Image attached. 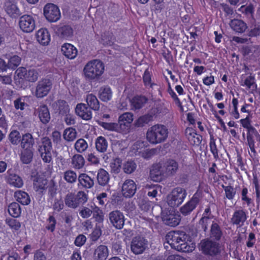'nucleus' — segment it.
<instances>
[{
    "mask_svg": "<svg viewBox=\"0 0 260 260\" xmlns=\"http://www.w3.org/2000/svg\"><path fill=\"white\" fill-rule=\"evenodd\" d=\"M167 242L171 248L183 252H192L195 248V244L188 242V235L183 231H171L166 235Z\"/></svg>",
    "mask_w": 260,
    "mask_h": 260,
    "instance_id": "nucleus-1",
    "label": "nucleus"
},
{
    "mask_svg": "<svg viewBox=\"0 0 260 260\" xmlns=\"http://www.w3.org/2000/svg\"><path fill=\"white\" fill-rule=\"evenodd\" d=\"M133 120L134 114L131 112H125L119 116L118 123L103 122L101 125L105 129L127 134L131 131Z\"/></svg>",
    "mask_w": 260,
    "mask_h": 260,
    "instance_id": "nucleus-2",
    "label": "nucleus"
},
{
    "mask_svg": "<svg viewBox=\"0 0 260 260\" xmlns=\"http://www.w3.org/2000/svg\"><path fill=\"white\" fill-rule=\"evenodd\" d=\"M83 71L86 80L96 81L101 78L105 72V64L100 59H92L85 65Z\"/></svg>",
    "mask_w": 260,
    "mask_h": 260,
    "instance_id": "nucleus-3",
    "label": "nucleus"
},
{
    "mask_svg": "<svg viewBox=\"0 0 260 260\" xmlns=\"http://www.w3.org/2000/svg\"><path fill=\"white\" fill-rule=\"evenodd\" d=\"M168 134L169 131L166 126L156 124L148 128L146 133V138L150 143L157 144L165 141Z\"/></svg>",
    "mask_w": 260,
    "mask_h": 260,
    "instance_id": "nucleus-4",
    "label": "nucleus"
},
{
    "mask_svg": "<svg viewBox=\"0 0 260 260\" xmlns=\"http://www.w3.org/2000/svg\"><path fill=\"white\" fill-rule=\"evenodd\" d=\"M88 200V194L84 191H79L77 194L68 193L65 197L64 203L69 208L76 209L84 204Z\"/></svg>",
    "mask_w": 260,
    "mask_h": 260,
    "instance_id": "nucleus-5",
    "label": "nucleus"
},
{
    "mask_svg": "<svg viewBox=\"0 0 260 260\" xmlns=\"http://www.w3.org/2000/svg\"><path fill=\"white\" fill-rule=\"evenodd\" d=\"M38 150L45 163H50L52 161V144L49 137H44L41 138V141L38 143Z\"/></svg>",
    "mask_w": 260,
    "mask_h": 260,
    "instance_id": "nucleus-6",
    "label": "nucleus"
},
{
    "mask_svg": "<svg viewBox=\"0 0 260 260\" xmlns=\"http://www.w3.org/2000/svg\"><path fill=\"white\" fill-rule=\"evenodd\" d=\"M210 239H205L201 241L200 243L201 250L202 253L206 255L216 256L221 253L220 244Z\"/></svg>",
    "mask_w": 260,
    "mask_h": 260,
    "instance_id": "nucleus-7",
    "label": "nucleus"
},
{
    "mask_svg": "<svg viewBox=\"0 0 260 260\" xmlns=\"http://www.w3.org/2000/svg\"><path fill=\"white\" fill-rule=\"evenodd\" d=\"M186 196V191L185 189L179 187H176L168 196L167 203L170 207H178L183 203Z\"/></svg>",
    "mask_w": 260,
    "mask_h": 260,
    "instance_id": "nucleus-8",
    "label": "nucleus"
},
{
    "mask_svg": "<svg viewBox=\"0 0 260 260\" xmlns=\"http://www.w3.org/2000/svg\"><path fill=\"white\" fill-rule=\"evenodd\" d=\"M19 26L24 32L29 33L33 31L36 27V21L34 18L30 15L25 14L19 19Z\"/></svg>",
    "mask_w": 260,
    "mask_h": 260,
    "instance_id": "nucleus-9",
    "label": "nucleus"
},
{
    "mask_svg": "<svg viewBox=\"0 0 260 260\" xmlns=\"http://www.w3.org/2000/svg\"><path fill=\"white\" fill-rule=\"evenodd\" d=\"M248 211L244 209L235 210L231 218V223L233 225L241 228L243 226L248 218Z\"/></svg>",
    "mask_w": 260,
    "mask_h": 260,
    "instance_id": "nucleus-10",
    "label": "nucleus"
},
{
    "mask_svg": "<svg viewBox=\"0 0 260 260\" xmlns=\"http://www.w3.org/2000/svg\"><path fill=\"white\" fill-rule=\"evenodd\" d=\"M161 218L165 224L173 227L178 225L181 220L180 216L173 210H166L162 212Z\"/></svg>",
    "mask_w": 260,
    "mask_h": 260,
    "instance_id": "nucleus-11",
    "label": "nucleus"
},
{
    "mask_svg": "<svg viewBox=\"0 0 260 260\" xmlns=\"http://www.w3.org/2000/svg\"><path fill=\"white\" fill-rule=\"evenodd\" d=\"M44 15L50 22H56L60 18L58 7L53 4H47L44 8Z\"/></svg>",
    "mask_w": 260,
    "mask_h": 260,
    "instance_id": "nucleus-12",
    "label": "nucleus"
},
{
    "mask_svg": "<svg viewBox=\"0 0 260 260\" xmlns=\"http://www.w3.org/2000/svg\"><path fill=\"white\" fill-rule=\"evenodd\" d=\"M201 198V192L197 190L191 199L181 208L180 212L183 215L189 214L198 205Z\"/></svg>",
    "mask_w": 260,
    "mask_h": 260,
    "instance_id": "nucleus-13",
    "label": "nucleus"
},
{
    "mask_svg": "<svg viewBox=\"0 0 260 260\" xmlns=\"http://www.w3.org/2000/svg\"><path fill=\"white\" fill-rule=\"evenodd\" d=\"M147 245V240L143 237L136 236L131 242V250L135 254H141L145 250Z\"/></svg>",
    "mask_w": 260,
    "mask_h": 260,
    "instance_id": "nucleus-14",
    "label": "nucleus"
},
{
    "mask_svg": "<svg viewBox=\"0 0 260 260\" xmlns=\"http://www.w3.org/2000/svg\"><path fill=\"white\" fill-rule=\"evenodd\" d=\"M52 87V83L50 80L43 79L38 83L36 90L37 98H42L46 96Z\"/></svg>",
    "mask_w": 260,
    "mask_h": 260,
    "instance_id": "nucleus-15",
    "label": "nucleus"
},
{
    "mask_svg": "<svg viewBox=\"0 0 260 260\" xmlns=\"http://www.w3.org/2000/svg\"><path fill=\"white\" fill-rule=\"evenodd\" d=\"M109 219L112 225L117 229L123 228L124 224L123 214L119 210H114L109 214Z\"/></svg>",
    "mask_w": 260,
    "mask_h": 260,
    "instance_id": "nucleus-16",
    "label": "nucleus"
},
{
    "mask_svg": "<svg viewBox=\"0 0 260 260\" xmlns=\"http://www.w3.org/2000/svg\"><path fill=\"white\" fill-rule=\"evenodd\" d=\"M78 181V186L82 189H90L94 184V177H91L85 173L79 174Z\"/></svg>",
    "mask_w": 260,
    "mask_h": 260,
    "instance_id": "nucleus-17",
    "label": "nucleus"
},
{
    "mask_svg": "<svg viewBox=\"0 0 260 260\" xmlns=\"http://www.w3.org/2000/svg\"><path fill=\"white\" fill-rule=\"evenodd\" d=\"M137 186L136 183L132 179H126L122 186V193L125 198H131L136 193Z\"/></svg>",
    "mask_w": 260,
    "mask_h": 260,
    "instance_id": "nucleus-18",
    "label": "nucleus"
},
{
    "mask_svg": "<svg viewBox=\"0 0 260 260\" xmlns=\"http://www.w3.org/2000/svg\"><path fill=\"white\" fill-rule=\"evenodd\" d=\"M75 112L83 120H88L92 118L91 110L85 104H78L75 108Z\"/></svg>",
    "mask_w": 260,
    "mask_h": 260,
    "instance_id": "nucleus-19",
    "label": "nucleus"
},
{
    "mask_svg": "<svg viewBox=\"0 0 260 260\" xmlns=\"http://www.w3.org/2000/svg\"><path fill=\"white\" fill-rule=\"evenodd\" d=\"M185 134L190 144L193 146H199L202 141V137L197 133L196 130L192 127H187Z\"/></svg>",
    "mask_w": 260,
    "mask_h": 260,
    "instance_id": "nucleus-20",
    "label": "nucleus"
},
{
    "mask_svg": "<svg viewBox=\"0 0 260 260\" xmlns=\"http://www.w3.org/2000/svg\"><path fill=\"white\" fill-rule=\"evenodd\" d=\"M148 98L143 95H136L130 100L131 109L136 111L142 109L148 102Z\"/></svg>",
    "mask_w": 260,
    "mask_h": 260,
    "instance_id": "nucleus-21",
    "label": "nucleus"
},
{
    "mask_svg": "<svg viewBox=\"0 0 260 260\" xmlns=\"http://www.w3.org/2000/svg\"><path fill=\"white\" fill-rule=\"evenodd\" d=\"M210 238L211 239L219 241L223 236V232L220 223L217 221H213L210 226Z\"/></svg>",
    "mask_w": 260,
    "mask_h": 260,
    "instance_id": "nucleus-22",
    "label": "nucleus"
},
{
    "mask_svg": "<svg viewBox=\"0 0 260 260\" xmlns=\"http://www.w3.org/2000/svg\"><path fill=\"white\" fill-rule=\"evenodd\" d=\"M61 51L62 54L68 59H73L77 55V48L70 43H64L61 46Z\"/></svg>",
    "mask_w": 260,
    "mask_h": 260,
    "instance_id": "nucleus-23",
    "label": "nucleus"
},
{
    "mask_svg": "<svg viewBox=\"0 0 260 260\" xmlns=\"http://www.w3.org/2000/svg\"><path fill=\"white\" fill-rule=\"evenodd\" d=\"M36 37L38 42L43 46L48 45L51 40L50 34L45 28H42L38 30Z\"/></svg>",
    "mask_w": 260,
    "mask_h": 260,
    "instance_id": "nucleus-24",
    "label": "nucleus"
},
{
    "mask_svg": "<svg viewBox=\"0 0 260 260\" xmlns=\"http://www.w3.org/2000/svg\"><path fill=\"white\" fill-rule=\"evenodd\" d=\"M165 172L168 175H174L178 170V162L173 159H167L164 165Z\"/></svg>",
    "mask_w": 260,
    "mask_h": 260,
    "instance_id": "nucleus-25",
    "label": "nucleus"
},
{
    "mask_svg": "<svg viewBox=\"0 0 260 260\" xmlns=\"http://www.w3.org/2000/svg\"><path fill=\"white\" fill-rule=\"evenodd\" d=\"M85 165V160L81 154H75L72 157L71 166L75 170H82Z\"/></svg>",
    "mask_w": 260,
    "mask_h": 260,
    "instance_id": "nucleus-26",
    "label": "nucleus"
},
{
    "mask_svg": "<svg viewBox=\"0 0 260 260\" xmlns=\"http://www.w3.org/2000/svg\"><path fill=\"white\" fill-rule=\"evenodd\" d=\"M229 25L234 31L238 33H243L247 28L246 23L243 20L238 19L232 20Z\"/></svg>",
    "mask_w": 260,
    "mask_h": 260,
    "instance_id": "nucleus-27",
    "label": "nucleus"
},
{
    "mask_svg": "<svg viewBox=\"0 0 260 260\" xmlns=\"http://www.w3.org/2000/svg\"><path fill=\"white\" fill-rule=\"evenodd\" d=\"M242 127L246 129L247 142H254L255 139L258 140L260 139V135L252 125H249L247 123H245L244 126Z\"/></svg>",
    "mask_w": 260,
    "mask_h": 260,
    "instance_id": "nucleus-28",
    "label": "nucleus"
},
{
    "mask_svg": "<svg viewBox=\"0 0 260 260\" xmlns=\"http://www.w3.org/2000/svg\"><path fill=\"white\" fill-rule=\"evenodd\" d=\"M6 181L10 186L21 188L23 185L22 178L16 174H9L6 178Z\"/></svg>",
    "mask_w": 260,
    "mask_h": 260,
    "instance_id": "nucleus-29",
    "label": "nucleus"
},
{
    "mask_svg": "<svg viewBox=\"0 0 260 260\" xmlns=\"http://www.w3.org/2000/svg\"><path fill=\"white\" fill-rule=\"evenodd\" d=\"M38 116L40 121L43 124L48 123L50 120V114L48 107L45 105H41L38 109Z\"/></svg>",
    "mask_w": 260,
    "mask_h": 260,
    "instance_id": "nucleus-30",
    "label": "nucleus"
},
{
    "mask_svg": "<svg viewBox=\"0 0 260 260\" xmlns=\"http://www.w3.org/2000/svg\"><path fill=\"white\" fill-rule=\"evenodd\" d=\"M109 254L107 247L100 245L95 249L93 256L95 260H106Z\"/></svg>",
    "mask_w": 260,
    "mask_h": 260,
    "instance_id": "nucleus-31",
    "label": "nucleus"
},
{
    "mask_svg": "<svg viewBox=\"0 0 260 260\" xmlns=\"http://www.w3.org/2000/svg\"><path fill=\"white\" fill-rule=\"evenodd\" d=\"M20 142L22 149H33L35 140L31 134L26 133L22 135Z\"/></svg>",
    "mask_w": 260,
    "mask_h": 260,
    "instance_id": "nucleus-32",
    "label": "nucleus"
},
{
    "mask_svg": "<svg viewBox=\"0 0 260 260\" xmlns=\"http://www.w3.org/2000/svg\"><path fill=\"white\" fill-rule=\"evenodd\" d=\"M153 119V115L150 113H147L138 117L135 120L134 125L137 127H142L152 121Z\"/></svg>",
    "mask_w": 260,
    "mask_h": 260,
    "instance_id": "nucleus-33",
    "label": "nucleus"
},
{
    "mask_svg": "<svg viewBox=\"0 0 260 260\" xmlns=\"http://www.w3.org/2000/svg\"><path fill=\"white\" fill-rule=\"evenodd\" d=\"M14 197L16 201L22 205H27L30 202L29 196L25 191L17 190L14 193Z\"/></svg>",
    "mask_w": 260,
    "mask_h": 260,
    "instance_id": "nucleus-34",
    "label": "nucleus"
},
{
    "mask_svg": "<svg viewBox=\"0 0 260 260\" xmlns=\"http://www.w3.org/2000/svg\"><path fill=\"white\" fill-rule=\"evenodd\" d=\"M95 149L98 152L104 153L107 150L108 142L104 137L99 136L95 139Z\"/></svg>",
    "mask_w": 260,
    "mask_h": 260,
    "instance_id": "nucleus-35",
    "label": "nucleus"
},
{
    "mask_svg": "<svg viewBox=\"0 0 260 260\" xmlns=\"http://www.w3.org/2000/svg\"><path fill=\"white\" fill-rule=\"evenodd\" d=\"M96 178L99 184L102 186L107 184L110 179L108 172L102 168L99 170Z\"/></svg>",
    "mask_w": 260,
    "mask_h": 260,
    "instance_id": "nucleus-36",
    "label": "nucleus"
},
{
    "mask_svg": "<svg viewBox=\"0 0 260 260\" xmlns=\"http://www.w3.org/2000/svg\"><path fill=\"white\" fill-rule=\"evenodd\" d=\"M161 166L159 164H153L150 171V176L154 181H159L161 178Z\"/></svg>",
    "mask_w": 260,
    "mask_h": 260,
    "instance_id": "nucleus-37",
    "label": "nucleus"
},
{
    "mask_svg": "<svg viewBox=\"0 0 260 260\" xmlns=\"http://www.w3.org/2000/svg\"><path fill=\"white\" fill-rule=\"evenodd\" d=\"M86 102L88 107L94 111H98L100 108V102L96 96L92 94H88L86 95Z\"/></svg>",
    "mask_w": 260,
    "mask_h": 260,
    "instance_id": "nucleus-38",
    "label": "nucleus"
},
{
    "mask_svg": "<svg viewBox=\"0 0 260 260\" xmlns=\"http://www.w3.org/2000/svg\"><path fill=\"white\" fill-rule=\"evenodd\" d=\"M100 99L103 102H108L112 98V92L110 87L104 86L100 88L99 92Z\"/></svg>",
    "mask_w": 260,
    "mask_h": 260,
    "instance_id": "nucleus-39",
    "label": "nucleus"
},
{
    "mask_svg": "<svg viewBox=\"0 0 260 260\" xmlns=\"http://www.w3.org/2000/svg\"><path fill=\"white\" fill-rule=\"evenodd\" d=\"M33 149H23L20 154V160L24 164H30L33 158Z\"/></svg>",
    "mask_w": 260,
    "mask_h": 260,
    "instance_id": "nucleus-40",
    "label": "nucleus"
},
{
    "mask_svg": "<svg viewBox=\"0 0 260 260\" xmlns=\"http://www.w3.org/2000/svg\"><path fill=\"white\" fill-rule=\"evenodd\" d=\"M57 32L61 38L67 39L73 36V30L70 26L63 25L57 28Z\"/></svg>",
    "mask_w": 260,
    "mask_h": 260,
    "instance_id": "nucleus-41",
    "label": "nucleus"
},
{
    "mask_svg": "<svg viewBox=\"0 0 260 260\" xmlns=\"http://www.w3.org/2000/svg\"><path fill=\"white\" fill-rule=\"evenodd\" d=\"M9 214L14 218L19 217L21 213V209L18 203L13 202L11 203L8 208Z\"/></svg>",
    "mask_w": 260,
    "mask_h": 260,
    "instance_id": "nucleus-42",
    "label": "nucleus"
},
{
    "mask_svg": "<svg viewBox=\"0 0 260 260\" xmlns=\"http://www.w3.org/2000/svg\"><path fill=\"white\" fill-rule=\"evenodd\" d=\"M217 139L215 138L213 134L210 133L209 147L210 150L214 158L217 159L218 158V150L216 143Z\"/></svg>",
    "mask_w": 260,
    "mask_h": 260,
    "instance_id": "nucleus-43",
    "label": "nucleus"
},
{
    "mask_svg": "<svg viewBox=\"0 0 260 260\" xmlns=\"http://www.w3.org/2000/svg\"><path fill=\"white\" fill-rule=\"evenodd\" d=\"M57 110L59 114L64 115L68 114L70 111L69 106L67 102L64 100H59L56 103Z\"/></svg>",
    "mask_w": 260,
    "mask_h": 260,
    "instance_id": "nucleus-44",
    "label": "nucleus"
},
{
    "mask_svg": "<svg viewBox=\"0 0 260 260\" xmlns=\"http://www.w3.org/2000/svg\"><path fill=\"white\" fill-rule=\"evenodd\" d=\"M92 207H93V208H92L93 210V217L98 224H102L104 219V214L103 211L95 204H93Z\"/></svg>",
    "mask_w": 260,
    "mask_h": 260,
    "instance_id": "nucleus-45",
    "label": "nucleus"
},
{
    "mask_svg": "<svg viewBox=\"0 0 260 260\" xmlns=\"http://www.w3.org/2000/svg\"><path fill=\"white\" fill-rule=\"evenodd\" d=\"M5 223L13 232L19 231L21 225L19 221L11 217L7 218L5 220Z\"/></svg>",
    "mask_w": 260,
    "mask_h": 260,
    "instance_id": "nucleus-46",
    "label": "nucleus"
},
{
    "mask_svg": "<svg viewBox=\"0 0 260 260\" xmlns=\"http://www.w3.org/2000/svg\"><path fill=\"white\" fill-rule=\"evenodd\" d=\"M248 188L243 186L241 192V198L243 204H246L247 206H250L253 203V200L248 196Z\"/></svg>",
    "mask_w": 260,
    "mask_h": 260,
    "instance_id": "nucleus-47",
    "label": "nucleus"
},
{
    "mask_svg": "<svg viewBox=\"0 0 260 260\" xmlns=\"http://www.w3.org/2000/svg\"><path fill=\"white\" fill-rule=\"evenodd\" d=\"M76 136L77 132L74 128L69 127L66 128L63 132V138L68 142L73 141L76 139Z\"/></svg>",
    "mask_w": 260,
    "mask_h": 260,
    "instance_id": "nucleus-48",
    "label": "nucleus"
},
{
    "mask_svg": "<svg viewBox=\"0 0 260 260\" xmlns=\"http://www.w3.org/2000/svg\"><path fill=\"white\" fill-rule=\"evenodd\" d=\"M47 181L41 177H37L34 181V187L37 191H43L46 188Z\"/></svg>",
    "mask_w": 260,
    "mask_h": 260,
    "instance_id": "nucleus-49",
    "label": "nucleus"
},
{
    "mask_svg": "<svg viewBox=\"0 0 260 260\" xmlns=\"http://www.w3.org/2000/svg\"><path fill=\"white\" fill-rule=\"evenodd\" d=\"M93 204H95L94 203H91L90 204H88V207H83L79 211V214L81 217L83 218H88L93 213V207L92 206Z\"/></svg>",
    "mask_w": 260,
    "mask_h": 260,
    "instance_id": "nucleus-50",
    "label": "nucleus"
},
{
    "mask_svg": "<svg viewBox=\"0 0 260 260\" xmlns=\"http://www.w3.org/2000/svg\"><path fill=\"white\" fill-rule=\"evenodd\" d=\"M221 187L224 189L225 198L229 200H232L236 194L234 187L231 185L225 186L223 184L221 185Z\"/></svg>",
    "mask_w": 260,
    "mask_h": 260,
    "instance_id": "nucleus-51",
    "label": "nucleus"
},
{
    "mask_svg": "<svg viewBox=\"0 0 260 260\" xmlns=\"http://www.w3.org/2000/svg\"><path fill=\"white\" fill-rule=\"evenodd\" d=\"M63 178L67 182L70 183H74L78 180L76 173L71 170L64 172Z\"/></svg>",
    "mask_w": 260,
    "mask_h": 260,
    "instance_id": "nucleus-52",
    "label": "nucleus"
},
{
    "mask_svg": "<svg viewBox=\"0 0 260 260\" xmlns=\"http://www.w3.org/2000/svg\"><path fill=\"white\" fill-rule=\"evenodd\" d=\"M74 147L79 153L84 152L88 148V144L84 139H79L75 143Z\"/></svg>",
    "mask_w": 260,
    "mask_h": 260,
    "instance_id": "nucleus-53",
    "label": "nucleus"
},
{
    "mask_svg": "<svg viewBox=\"0 0 260 260\" xmlns=\"http://www.w3.org/2000/svg\"><path fill=\"white\" fill-rule=\"evenodd\" d=\"M21 139L20 133L17 130L12 131L9 135V140L13 145H18Z\"/></svg>",
    "mask_w": 260,
    "mask_h": 260,
    "instance_id": "nucleus-54",
    "label": "nucleus"
},
{
    "mask_svg": "<svg viewBox=\"0 0 260 260\" xmlns=\"http://www.w3.org/2000/svg\"><path fill=\"white\" fill-rule=\"evenodd\" d=\"M122 160L120 158H116L110 163L111 172L115 174H118L121 169Z\"/></svg>",
    "mask_w": 260,
    "mask_h": 260,
    "instance_id": "nucleus-55",
    "label": "nucleus"
},
{
    "mask_svg": "<svg viewBox=\"0 0 260 260\" xmlns=\"http://www.w3.org/2000/svg\"><path fill=\"white\" fill-rule=\"evenodd\" d=\"M137 168V165L134 161L128 160L123 165V169L124 173L130 174L133 173Z\"/></svg>",
    "mask_w": 260,
    "mask_h": 260,
    "instance_id": "nucleus-56",
    "label": "nucleus"
},
{
    "mask_svg": "<svg viewBox=\"0 0 260 260\" xmlns=\"http://www.w3.org/2000/svg\"><path fill=\"white\" fill-rule=\"evenodd\" d=\"M39 77L38 72L34 69H29L26 71L25 78L29 82H34L38 80Z\"/></svg>",
    "mask_w": 260,
    "mask_h": 260,
    "instance_id": "nucleus-57",
    "label": "nucleus"
},
{
    "mask_svg": "<svg viewBox=\"0 0 260 260\" xmlns=\"http://www.w3.org/2000/svg\"><path fill=\"white\" fill-rule=\"evenodd\" d=\"M21 58L17 55H14L10 57L7 63L8 68L15 70L20 63Z\"/></svg>",
    "mask_w": 260,
    "mask_h": 260,
    "instance_id": "nucleus-58",
    "label": "nucleus"
},
{
    "mask_svg": "<svg viewBox=\"0 0 260 260\" xmlns=\"http://www.w3.org/2000/svg\"><path fill=\"white\" fill-rule=\"evenodd\" d=\"M240 10L247 17H253L254 13V8L252 4H250L247 6H242L240 7Z\"/></svg>",
    "mask_w": 260,
    "mask_h": 260,
    "instance_id": "nucleus-59",
    "label": "nucleus"
},
{
    "mask_svg": "<svg viewBox=\"0 0 260 260\" xmlns=\"http://www.w3.org/2000/svg\"><path fill=\"white\" fill-rule=\"evenodd\" d=\"M143 82L146 87L149 86L152 88L154 85V83L151 82V74L148 69L144 71L143 75Z\"/></svg>",
    "mask_w": 260,
    "mask_h": 260,
    "instance_id": "nucleus-60",
    "label": "nucleus"
},
{
    "mask_svg": "<svg viewBox=\"0 0 260 260\" xmlns=\"http://www.w3.org/2000/svg\"><path fill=\"white\" fill-rule=\"evenodd\" d=\"M7 13L12 17H15L19 13V10L15 4H9L6 6Z\"/></svg>",
    "mask_w": 260,
    "mask_h": 260,
    "instance_id": "nucleus-61",
    "label": "nucleus"
},
{
    "mask_svg": "<svg viewBox=\"0 0 260 260\" xmlns=\"http://www.w3.org/2000/svg\"><path fill=\"white\" fill-rule=\"evenodd\" d=\"M102 235L101 227L100 225L96 224L92 232L90 235V238L92 241H96Z\"/></svg>",
    "mask_w": 260,
    "mask_h": 260,
    "instance_id": "nucleus-62",
    "label": "nucleus"
},
{
    "mask_svg": "<svg viewBox=\"0 0 260 260\" xmlns=\"http://www.w3.org/2000/svg\"><path fill=\"white\" fill-rule=\"evenodd\" d=\"M47 222L48 224L46 226V229L51 232H53L55 231L56 224L55 218L53 215H49Z\"/></svg>",
    "mask_w": 260,
    "mask_h": 260,
    "instance_id": "nucleus-63",
    "label": "nucleus"
},
{
    "mask_svg": "<svg viewBox=\"0 0 260 260\" xmlns=\"http://www.w3.org/2000/svg\"><path fill=\"white\" fill-rule=\"evenodd\" d=\"M14 107L16 110H23L27 105L22 98H18L14 101Z\"/></svg>",
    "mask_w": 260,
    "mask_h": 260,
    "instance_id": "nucleus-64",
    "label": "nucleus"
}]
</instances>
